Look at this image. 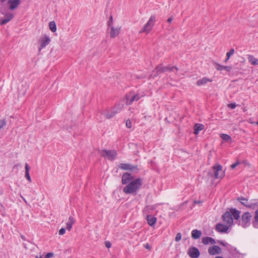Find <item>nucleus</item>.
<instances>
[{
  "mask_svg": "<svg viewBox=\"0 0 258 258\" xmlns=\"http://www.w3.org/2000/svg\"><path fill=\"white\" fill-rule=\"evenodd\" d=\"M14 17V16L11 13H7L5 15L4 18L0 21V24L1 25H5L10 21Z\"/></svg>",
  "mask_w": 258,
  "mask_h": 258,
  "instance_id": "obj_19",
  "label": "nucleus"
},
{
  "mask_svg": "<svg viewBox=\"0 0 258 258\" xmlns=\"http://www.w3.org/2000/svg\"><path fill=\"white\" fill-rule=\"evenodd\" d=\"M214 178L216 179H222L225 175V172L222 169V166L217 164L213 166Z\"/></svg>",
  "mask_w": 258,
  "mask_h": 258,
  "instance_id": "obj_8",
  "label": "nucleus"
},
{
  "mask_svg": "<svg viewBox=\"0 0 258 258\" xmlns=\"http://www.w3.org/2000/svg\"><path fill=\"white\" fill-rule=\"evenodd\" d=\"M156 22V17L155 16L152 15L150 17L147 23L144 26L142 29L139 31V33L141 34L145 33L149 34L153 29V27Z\"/></svg>",
  "mask_w": 258,
  "mask_h": 258,
  "instance_id": "obj_3",
  "label": "nucleus"
},
{
  "mask_svg": "<svg viewBox=\"0 0 258 258\" xmlns=\"http://www.w3.org/2000/svg\"><path fill=\"white\" fill-rule=\"evenodd\" d=\"M255 124L258 125V121L255 122Z\"/></svg>",
  "mask_w": 258,
  "mask_h": 258,
  "instance_id": "obj_54",
  "label": "nucleus"
},
{
  "mask_svg": "<svg viewBox=\"0 0 258 258\" xmlns=\"http://www.w3.org/2000/svg\"><path fill=\"white\" fill-rule=\"evenodd\" d=\"M252 224L254 228H258V209L255 211V215Z\"/></svg>",
  "mask_w": 258,
  "mask_h": 258,
  "instance_id": "obj_28",
  "label": "nucleus"
},
{
  "mask_svg": "<svg viewBox=\"0 0 258 258\" xmlns=\"http://www.w3.org/2000/svg\"><path fill=\"white\" fill-rule=\"evenodd\" d=\"M237 201L247 208L250 209H255L258 207V200H252L250 201L246 198L243 197H239L237 198Z\"/></svg>",
  "mask_w": 258,
  "mask_h": 258,
  "instance_id": "obj_4",
  "label": "nucleus"
},
{
  "mask_svg": "<svg viewBox=\"0 0 258 258\" xmlns=\"http://www.w3.org/2000/svg\"><path fill=\"white\" fill-rule=\"evenodd\" d=\"M75 222V220L74 219V218L73 217L70 216L69 218L68 221L66 223L67 229L69 231H70L71 230V229L72 228V226H73V224H74Z\"/></svg>",
  "mask_w": 258,
  "mask_h": 258,
  "instance_id": "obj_24",
  "label": "nucleus"
},
{
  "mask_svg": "<svg viewBox=\"0 0 258 258\" xmlns=\"http://www.w3.org/2000/svg\"><path fill=\"white\" fill-rule=\"evenodd\" d=\"M239 164H240V162H238V161H237V162H236V163H234V164H232V165H231V168H232V169H234V168H235V167H236L238 165H239Z\"/></svg>",
  "mask_w": 258,
  "mask_h": 258,
  "instance_id": "obj_41",
  "label": "nucleus"
},
{
  "mask_svg": "<svg viewBox=\"0 0 258 258\" xmlns=\"http://www.w3.org/2000/svg\"><path fill=\"white\" fill-rule=\"evenodd\" d=\"M133 176L131 173L126 172L124 173L122 176V183L123 184H128L131 181L133 180Z\"/></svg>",
  "mask_w": 258,
  "mask_h": 258,
  "instance_id": "obj_14",
  "label": "nucleus"
},
{
  "mask_svg": "<svg viewBox=\"0 0 258 258\" xmlns=\"http://www.w3.org/2000/svg\"><path fill=\"white\" fill-rule=\"evenodd\" d=\"M151 209V210H153L154 209V207H153V206H151V207L147 206V207H146V209Z\"/></svg>",
  "mask_w": 258,
  "mask_h": 258,
  "instance_id": "obj_46",
  "label": "nucleus"
},
{
  "mask_svg": "<svg viewBox=\"0 0 258 258\" xmlns=\"http://www.w3.org/2000/svg\"><path fill=\"white\" fill-rule=\"evenodd\" d=\"M179 69L176 66H173L170 64L168 65V72L172 73L175 76H179L178 72H179Z\"/></svg>",
  "mask_w": 258,
  "mask_h": 258,
  "instance_id": "obj_21",
  "label": "nucleus"
},
{
  "mask_svg": "<svg viewBox=\"0 0 258 258\" xmlns=\"http://www.w3.org/2000/svg\"><path fill=\"white\" fill-rule=\"evenodd\" d=\"M121 27H115L113 26L108 27L107 31L109 30V35L111 38H114L120 33Z\"/></svg>",
  "mask_w": 258,
  "mask_h": 258,
  "instance_id": "obj_12",
  "label": "nucleus"
},
{
  "mask_svg": "<svg viewBox=\"0 0 258 258\" xmlns=\"http://www.w3.org/2000/svg\"><path fill=\"white\" fill-rule=\"evenodd\" d=\"M65 232L66 229L63 228H61L58 232L59 235H63L65 233Z\"/></svg>",
  "mask_w": 258,
  "mask_h": 258,
  "instance_id": "obj_38",
  "label": "nucleus"
},
{
  "mask_svg": "<svg viewBox=\"0 0 258 258\" xmlns=\"http://www.w3.org/2000/svg\"><path fill=\"white\" fill-rule=\"evenodd\" d=\"M50 42V38L46 35L44 34L41 36L38 40L39 47L38 48L39 51H40L42 49L45 48Z\"/></svg>",
  "mask_w": 258,
  "mask_h": 258,
  "instance_id": "obj_10",
  "label": "nucleus"
},
{
  "mask_svg": "<svg viewBox=\"0 0 258 258\" xmlns=\"http://www.w3.org/2000/svg\"><path fill=\"white\" fill-rule=\"evenodd\" d=\"M23 199L25 201V202L26 203V201L25 200V199L24 198H23Z\"/></svg>",
  "mask_w": 258,
  "mask_h": 258,
  "instance_id": "obj_52",
  "label": "nucleus"
},
{
  "mask_svg": "<svg viewBox=\"0 0 258 258\" xmlns=\"http://www.w3.org/2000/svg\"><path fill=\"white\" fill-rule=\"evenodd\" d=\"M202 242L204 244L207 245L209 243L215 244L216 241L214 239L210 237H205L202 238Z\"/></svg>",
  "mask_w": 258,
  "mask_h": 258,
  "instance_id": "obj_23",
  "label": "nucleus"
},
{
  "mask_svg": "<svg viewBox=\"0 0 258 258\" xmlns=\"http://www.w3.org/2000/svg\"><path fill=\"white\" fill-rule=\"evenodd\" d=\"M252 215L248 212L243 213L241 219L239 221V225L243 228L248 227L250 224V221L251 220Z\"/></svg>",
  "mask_w": 258,
  "mask_h": 258,
  "instance_id": "obj_5",
  "label": "nucleus"
},
{
  "mask_svg": "<svg viewBox=\"0 0 258 258\" xmlns=\"http://www.w3.org/2000/svg\"><path fill=\"white\" fill-rule=\"evenodd\" d=\"M105 246L107 248H110L111 246V243L109 241H105Z\"/></svg>",
  "mask_w": 258,
  "mask_h": 258,
  "instance_id": "obj_42",
  "label": "nucleus"
},
{
  "mask_svg": "<svg viewBox=\"0 0 258 258\" xmlns=\"http://www.w3.org/2000/svg\"><path fill=\"white\" fill-rule=\"evenodd\" d=\"M202 81H209L210 80L209 79H205V78H203Z\"/></svg>",
  "mask_w": 258,
  "mask_h": 258,
  "instance_id": "obj_49",
  "label": "nucleus"
},
{
  "mask_svg": "<svg viewBox=\"0 0 258 258\" xmlns=\"http://www.w3.org/2000/svg\"><path fill=\"white\" fill-rule=\"evenodd\" d=\"M187 254L191 258H198L200 256V253L199 250L195 247H191L188 249Z\"/></svg>",
  "mask_w": 258,
  "mask_h": 258,
  "instance_id": "obj_13",
  "label": "nucleus"
},
{
  "mask_svg": "<svg viewBox=\"0 0 258 258\" xmlns=\"http://www.w3.org/2000/svg\"><path fill=\"white\" fill-rule=\"evenodd\" d=\"M221 248L217 246L214 245L211 247H210L208 249V252L211 255H215L216 254H220L221 253Z\"/></svg>",
  "mask_w": 258,
  "mask_h": 258,
  "instance_id": "obj_16",
  "label": "nucleus"
},
{
  "mask_svg": "<svg viewBox=\"0 0 258 258\" xmlns=\"http://www.w3.org/2000/svg\"><path fill=\"white\" fill-rule=\"evenodd\" d=\"M202 236V232L201 231L195 229L191 231V237L193 239H197L200 238Z\"/></svg>",
  "mask_w": 258,
  "mask_h": 258,
  "instance_id": "obj_25",
  "label": "nucleus"
},
{
  "mask_svg": "<svg viewBox=\"0 0 258 258\" xmlns=\"http://www.w3.org/2000/svg\"><path fill=\"white\" fill-rule=\"evenodd\" d=\"M230 227L227 224L225 225L221 223H218L216 226V229L221 233H227Z\"/></svg>",
  "mask_w": 258,
  "mask_h": 258,
  "instance_id": "obj_15",
  "label": "nucleus"
},
{
  "mask_svg": "<svg viewBox=\"0 0 258 258\" xmlns=\"http://www.w3.org/2000/svg\"><path fill=\"white\" fill-rule=\"evenodd\" d=\"M100 156L112 161L116 158L117 153L115 150H104L101 151Z\"/></svg>",
  "mask_w": 258,
  "mask_h": 258,
  "instance_id": "obj_9",
  "label": "nucleus"
},
{
  "mask_svg": "<svg viewBox=\"0 0 258 258\" xmlns=\"http://www.w3.org/2000/svg\"><path fill=\"white\" fill-rule=\"evenodd\" d=\"M108 27L113 26V18L112 16H110L109 21L107 23Z\"/></svg>",
  "mask_w": 258,
  "mask_h": 258,
  "instance_id": "obj_33",
  "label": "nucleus"
},
{
  "mask_svg": "<svg viewBox=\"0 0 258 258\" xmlns=\"http://www.w3.org/2000/svg\"><path fill=\"white\" fill-rule=\"evenodd\" d=\"M247 59L252 65L256 66L258 64V59L252 55H248Z\"/></svg>",
  "mask_w": 258,
  "mask_h": 258,
  "instance_id": "obj_27",
  "label": "nucleus"
},
{
  "mask_svg": "<svg viewBox=\"0 0 258 258\" xmlns=\"http://www.w3.org/2000/svg\"><path fill=\"white\" fill-rule=\"evenodd\" d=\"M236 105L235 103H230L228 105V107L232 109H234L236 107Z\"/></svg>",
  "mask_w": 258,
  "mask_h": 258,
  "instance_id": "obj_39",
  "label": "nucleus"
},
{
  "mask_svg": "<svg viewBox=\"0 0 258 258\" xmlns=\"http://www.w3.org/2000/svg\"><path fill=\"white\" fill-rule=\"evenodd\" d=\"M173 20V18L172 17H169L167 20V22L169 23H172V21Z\"/></svg>",
  "mask_w": 258,
  "mask_h": 258,
  "instance_id": "obj_45",
  "label": "nucleus"
},
{
  "mask_svg": "<svg viewBox=\"0 0 258 258\" xmlns=\"http://www.w3.org/2000/svg\"><path fill=\"white\" fill-rule=\"evenodd\" d=\"M35 258H43L42 255H37Z\"/></svg>",
  "mask_w": 258,
  "mask_h": 258,
  "instance_id": "obj_47",
  "label": "nucleus"
},
{
  "mask_svg": "<svg viewBox=\"0 0 258 258\" xmlns=\"http://www.w3.org/2000/svg\"><path fill=\"white\" fill-rule=\"evenodd\" d=\"M249 122L252 124H255V122H253V121H251L250 120H249Z\"/></svg>",
  "mask_w": 258,
  "mask_h": 258,
  "instance_id": "obj_48",
  "label": "nucleus"
},
{
  "mask_svg": "<svg viewBox=\"0 0 258 258\" xmlns=\"http://www.w3.org/2000/svg\"><path fill=\"white\" fill-rule=\"evenodd\" d=\"M7 121L6 118L0 119V130L3 129L7 124Z\"/></svg>",
  "mask_w": 258,
  "mask_h": 258,
  "instance_id": "obj_32",
  "label": "nucleus"
},
{
  "mask_svg": "<svg viewBox=\"0 0 258 258\" xmlns=\"http://www.w3.org/2000/svg\"><path fill=\"white\" fill-rule=\"evenodd\" d=\"M25 177L30 182H31V178L29 175V172H25Z\"/></svg>",
  "mask_w": 258,
  "mask_h": 258,
  "instance_id": "obj_36",
  "label": "nucleus"
},
{
  "mask_svg": "<svg viewBox=\"0 0 258 258\" xmlns=\"http://www.w3.org/2000/svg\"><path fill=\"white\" fill-rule=\"evenodd\" d=\"M144 247L147 249H148V250H150L151 248V246L150 245V244L149 243H146L145 245H144Z\"/></svg>",
  "mask_w": 258,
  "mask_h": 258,
  "instance_id": "obj_43",
  "label": "nucleus"
},
{
  "mask_svg": "<svg viewBox=\"0 0 258 258\" xmlns=\"http://www.w3.org/2000/svg\"><path fill=\"white\" fill-rule=\"evenodd\" d=\"M123 104H119L118 106H116L115 108L109 110L105 109L103 110L102 114L107 118H110L114 116L116 113L119 112V111L123 107Z\"/></svg>",
  "mask_w": 258,
  "mask_h": 258,
  "instance_id": "obj_6",
  "label": "nucleus"
},
{
  "mask_svg": "<svg viewBox=\"0 0 258 258\" xmlns=\"http://www.w3.org/2000/svg\"><path fill=\"white\" fill-rule=\"evenodd\" d=\"M168 72V66H164L162 63L158 65L153 71L152 75L157 76L162 73Z\"/></svg>",
  "mask_w": 258,
  "mask_h": 258,
  "instance_id": "obj_11",
  "label": "nucleus"
},
{
  "mask_svg": "<svg viewBox=\"0 0 258 258\" xmlns=\"http://www.w3.org/2000/svg\"><path fill=\"white\" fill-rule=\"evenodd\" d=\"M144 96L145 94L144 93L140 94L139 93L135 94L133 92H130L126 96V104L127 105H130L133 102L138 101L140 98Z\"/></svg>",
  "mask_w": 258,
  "mask_h": 258,
  "instance_id": "obj_7",
  "label": "nucleus"
},
{
  "mask_svg": "<svg viewBox=\"0 0 258 258\" xmlns=\"http://www.w3.org/2000/svg\"><path fill=\"white\" fill-rule=\"evenodd\" d=\"M240 211L234 208H231L226 212L222 216L224 223L231 227L233 224V220H238L240 218Z\"/></svg>",
  "mask_w": 258,
  "mask_h": 258,
  "instance_id": "obj_1",
  "label": "nucleus"
},
{
  "mask_svg": "<svg viewBox=\"0 0 258 258\" xmlns=\"http://www.w3.org/2000/svg\"><path fill=\"white\" fill-rule=\"evenodd\" d=\"M49 27L50 30L52 32H55L56 31V26L54 21H51L49 23Z\"/></svg>",
  "mask_w": 258,
  "mask_h": 258,
  "instance_id": "obj_29",
  "label": "nucleus"
},
{
  "mask_svg": "<svg viewBox=\"0 0 258 258\" xmlns=\"http://www.w3.org/2000/svg\"><path fill=\"white\" fill-rule=\"evenodd\" d=\"M221 138L224 141L227 142H231V138L227 134H222L220 135Z\"/></svg>",
  "mask_w": 258,
  "mask_h": 258,
  "instance_id": "obj_30",
  "label": "nucleus"
},
{
  "mask_svg": "<svg viewBox=\"0 0 258 258\" xmlns=\"http://www.w3.org/2000/svg\"><path fill=\"white\" fill-rule=\"evenodd\" d=\"M5 1H6V0H1V2L3 3V2H4Z\"/></svg>",
  "mask_w": 258,
  "mask_h": 258,
  "instance_id": "obj_53",
  "label": "nucleus"
},
{
  "mask_svg": "<svg viewBox=\"0 0 258 258\" xmlns=\"http://www.w3.org/2000/svg\"><path fill=\"white\" fill-rule=\"evenodd\" d=\"M126 126L127 127V128H131L132 127V122L130 120L128 119L126 120Z\"/></svg>",
  "mask_w": 258,
  "mask_h": 258,
  "instance_id": "obj_35",
  "label": "nucleus"
},
{
  "mask_svg": "<svg viewBox=\"0 0 258 258\" xmlns=\"http://www.w3.org/2000/svg\"><path fill=\"white\" fill-rule=\"evenodd\" d=\"M181 234L180 233H178L177 234H176V236L175 237V240L176 242H178L179 241V240H181Z\"/></svg>",
  "mask_w": 258,
  "mask_h": 258,
  "instance_id": "obj_34",
  "label": "nucleus"
},
{
  "mask_svg": "<svg viewBox=\"0 0 258 258\" xmlns=\"http://www.w3.org/2000/svg\"><path fill=\"white\" fill-rule=\"evenodd\" d=\"M142 185V180L140 178L131 181L123 188V191L126 194L136 195Z\"/></svg>",
  "mask_w": 258,
  "mask_h": 258,
  "instance_id": "obj_2",
  "label": "nucleus"
},
{
  "mask_svg": "<svg viewBox=\"0 0 258 258\" xmlns=\"http://www.w3.org/2000/svg\"><path fill=\"white\" fill-rule=\"evenodd\" d=\"M206 82H197V85L199 86L203 85L206 83Z\"/></svg>",
  "mask_w": 258,
  "mask_h": 258,
  "instance_id": "obj_44",
  "label": "nucleus"
},
{
  "mask_svg": "<svg viewBox=\"0 0 258 258\" xmlns=\"http://www.w3.org/2000/svg\"><path fill=\"white\" fill-rule=\"evenodd\" d=\"M54 256V253L53 252H48L47 253L44 258H50Z\"/></svg>",
  "mask_w": 258,
  "mask_h": 258,
  "instance_id": "obj_37",
  "label": "nucleus"
},
{
  "mask_svg": "<svg viewBox=\"0 0 258 258\" xmlns=\"http://www.w3.org/2000/svg\"><path fill=\"white\" fill-rule=\"evenodd\" d=\"M215 67L217 70L220 71H225L229 72L232 70V67L231 66H224L217 63H215Z\"/></svg>",
  "mask_w": 258,
  "mask_h": 258,
  "instance_id": "obj_20",
  "label": "nucleus"
},
{
  "mask_svg": "<svg viewBox=\"0 0 258 258\" xmlns=\"http://www.w3.org/2000/svg\"><path fill=\"white\" fill-rule=\"evenodd\" d=\"M118 166L120 169L123 170L133 171L137 169V166H134L130 164L121 163Z\"/></svg>",
  "mask_w": 258,
  "mask_h": 258,
  "instance_id": "obj_17",
  "label": "nucleus"
},
{
  "mask_svg": "<svg viewBox=\"0 0 258 258\" xmlns=\"http://www.w3.org/2000/svg\"><path fill=\"white\" fill-rule=\"evenodd\" d=\"M234 49L233 48H231L230 49V50L227 52L226 53V59L225 60V62H227L229 59L230 58V57H231V56H232L234 53Z\"/></svg>",
  "mask_w": 258,
  "mask_h": 258,
  "instance_id": "obj_31",
  "label": "nucleus"
},
{
  "mask_svg": "<svg viewBox=\"0 0 258 258\" xmlns=\"http://www.w3.org/2000/svg\"><path fill=\"white\" fill-rule=\"evenodd\" d=\"M25 172H29L30 167L27 163H25Z\"/></svg>",
  "mask_w": 258,
  "mask_h": 258,
  "instance_id": "obj_40",
  "label": "nucleus"
},
{
  "mask_svg": "<svg viewBox=\"0 0 258 258\" xmlns=\"http://www.w3.org/2000/svg\"><path fill=\"white\" fill-rule=\"evenodd\" d=\"M147 220L148 221V224L150 226H152L156 223L157 219L156 217H153L152 216L147 215Z\"/></svg>",
  "mask_w": 258,
  "mask_h": 258,
  "instance_id": "obj_26",
  "label": "nucleus"
},
{
  "mask_svg": "<svg viewBox=\"0 0 258 258\" xmlns=\"http://www.w3.org/2000/svg\"><path fill=\"white\" fill-rule=\"evenodd\" d=\"M220 244H222L223 245H224V246L225 245V244H224V243L223 241H221Z\"/></svg>",
  "mask_w": 258,
  "mask_h": 258,
  "instance_id": "obj_50",
  "label": "nucleus"
},
{
  "mask_svg": "<svg viewBox=\"0 0 258 258\" xmlns=\"http://www.w3.org/2000/svg\"><path fill=\"white\" fill-rule=\"evenodd\" d=\"M9 9L13 10L17 8L20 4V0H8Z\"/></svg>",
  "mask_w": 258,
  "mask_h": 258,
  "instance_id": "obj_18",
  "label": "nucleus"
},
{
  "mask_svg": "<svg viewBox=\"0 0 258 258\" xmlns=\"http://www.w3.org/2000/svg\"><path fill=\"white\" fill-rule=\"evenodd\" d=\"M194 134L198 135L199 132L204 129V125L201 123H196L194 126Z\"/></svg>",
  "mask_w": 258,
  "mask_h": 258,
  "instance_id": "obj_22",
  "label": "nucleus"
},
{
  "mask_svg": "<svg viewBox=\"0 0 258 258\" xmlns=\"http://www.w3.org/2000/svg\"><path fill=\"white\" fill-rule=\"evenodd\" d=\"M215 258H223L221 256H216Z\"/></svg>",
  "mask_w": 258,
  "mask_h": 258,
  "instance_id": "obj_51",
  "label": "nucleus"
}]
</instances>
